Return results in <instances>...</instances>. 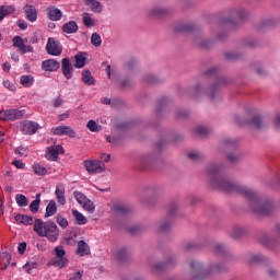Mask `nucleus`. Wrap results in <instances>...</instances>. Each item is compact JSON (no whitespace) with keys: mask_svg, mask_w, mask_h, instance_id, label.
Returning a JSON list of instances; mask_svg holds the SVG:
<instances>
[{"mask_svg":"<svg viewBox=\"0 0 280 280\" xmlns=\"http://www.w3.org/2000/svg\"><path fill=\"white\" fill-rule=\"evenodd\" d=\"M256 73H258V75H264L266 73V70L261 67L256 69Z\"/></svg>","mask_w":280,"mask_h":280,"instance_id":"680f3d73","label":"nucleus"},{"mask_svg":"<svg viewBox=\"0 0 280 280\" xmlns=\"http://www.w3.org/2000/svg\"><path fill=\"white\" fill-rule=\"evenodd\" d=\"M244 16H246V11L245 10L238 11V19H244Z\"/></svg>","mask_w":280,"mask_h":280,"instance_id":"69168bd1","label":"nucleus"},{"mask_svg":"<svg viewBox=\"0 0 280 280\" xmlns=\"http://www.w3.org/2000/svg\"><path fill=\"white\" fill-rule=\"evenodd\" d=\"M47 16L49 21H60L62 19V11L57 7H49L47 9Z\"/></svg>","mask_w":280,"mask_h":280,"instance_id":"a211bd4d","label":"nucleus"},{"mask_svg":"<svg viewBox=\"0 0 280 280\" xmlns=\"http://www.w3.org/2000/svg\"><path fill=\"white\" fill-rule=\"evenodd\" d=\"M43 71L54 72L60 69V62L56 59H47L42 62Z\"/></svg>","mask_w":280,"mask_h":280,"instance_id":"ddd939ff","label":"nucleus"},{"mask_svg":"<svg viewBox=\"0 0 280 280\" xmlns=\"http://www.w3.org/2000/svg\"><path fill=\"white\" fill-rule=\"evenodd\" d=\"M26 248H27V243H25V242L20 243L18 246V250H19L20 255H24Z\"/></svg>","mask_w":280,"mask_h":280,"instance_id":"c03bdc74","label":"nucleus"},{"mask_svg":"<svg viewBox=\"0 0 280 280\" xmlns=\"http://www.w3.org/2000/svg\"><path fill=\"white\" fill-rule=\"evenodd\" d=\"M261 261H266V257L261 254H253L249 256V264H261Z\"/></svg>","mask_w":280,"mask_h":280,"instance_id":"72a5a7b5","label":"nucleus"},{"mask_svg":"<svg viewBox=\"0 0 280 280\" xmlns=\"http://www.w3.org/2000/svg\"><path fill=\"white\" fill-rule=\"evenodd\" d=\"M106 141H108V143H112V145H117L118 140L115 137L106 136Z\"/></svg>","mask_w":280,"mask_h":280,"instance_id":"864d4df0","label":"nucleus"},{"mask_svg":"<svg viewBox=\"0 0 280 280\" xmlns=\"http://www.w3.org/2000/svg\"><path fill=\"white\" fill-rule=\"evenodd\" d=\"M86 65V52H79L74 56V67L75 69H83Z\"/></svg>","mask_w":280,"mask_h":280,"instance_id":"aec40b11","label":"nucleus"},{"mask_svg":"<svg viewBox=\"0 0 280 280\" xmlns=\"http://www.w3.org/2000/svg\"><path fill=\"white\" fill-rule=\"evenodd\" d=\"M57 220V224H59V226H61V229H67V226H69V221L67 220V218L58 214L56 217Z\"/></svg>","mask_w":280,"mask_h":280,"instance_id":"4c0bfd02","label":"nucleus"},{"mask_svg":"<svg viewBox=\"0 0 280 280\" xmlns=\"http://www.w3.org/2000/svg\"><path fill=\"white\" fill-rule=\"evenodd\" d=\"M208 174L212 177V187H218L223 191H238V194H242L247 198L249 207L255 213H258L259 215H268V213L272 211V203L264 202L261 198H259V195L253 189L244 185H235L222 176L220 166H210L208 168Z\"/></svg>","mask_w":280,"mask_h":280,"instance_id":"f257e3e1","label":"nucleus"},{"mask_svg":"<svg viewBox=\"0 0 280 280\" xmlns=\"http://www.w3.org/2000/svg\"><path fill=\"white\" fill-rule=\"evenodd\" d=\"M196 135H199V137H207L211 132V129L206 126H198L195 129Z\"/></svg>","mask_w":280,"mask_h":280,"instance_id":"2f4dec72","label":"nucleus"},{"mask_svg":"<svg viewBox=\"0 0 280 280\" xmlns=\"http://www.w3.org/2000/svg\"><path fill=\"white\" fill-rule=\"evenodd\" d=\"M83 165L90 174H102L103 172H106V164L100 160H85Z\"/></svg>","mask_w":280,"mask_h":280,"instance_id":"39448f33","label":"nucleus"},{"mask_svg":"<svg viewBox=\"0 0 280 280\" xmlns=\"http://www.w3.org/2000/svg\"><path fill=\"white\" fill-rule=\"evenodd\" d=\"M2 69L3 71H10V69H12V66L10 65V62H4L2 65Z\"/></svg>","mask_w":280,"mask_h":280,"instance_id":"13d9d810","label":"nucleus"},{"mask_svg":"<svg viewBox=\"0 0 280 280\" xmlns=\"http://www.w3.org/2000/svg\"><path fill=\"white\" fill-rule=\"evenodd\" d=\"M51 132L58 135L59 137L67 136L73 139L75 137V130L70 126H58L51 129Z\"/></svg>","mask_w":280,"mask_h":280,"instance_id":"9d476101","label":"nucleus"},{"mask_svg":"<svg viewBox=\"0 0 280 280\" xmlns=\"http://www.w3.org/2000/svg\"><path fill=\"white\" fill-rule=\"evenodd\" d=\"M10 261H12V256L7 252L0 253V270H5L10 266Z\"/></svg>","mask_w":280,"mask_h":280,"instance_id":"412c9836","label":"nucleus"},{"mask_svg":"<svg viewBox=\"0 0 280 280\" xmlns=\"http://www.w3.org/2000/svg\"><path fill=\"white\" fill-rule=\"evenodd\" d=\"M170 229H172V223L170 222L162 223L160 226V231L162 232L170 231Z\"/></svg>","mask_w":280,"mask_h":280,"instance_id":"a18cd8bd","label":"nucleus"},{"mask_svg":"<svg viewBox=\"0 0 280 280\" xmlns=\"http://www.w3.org/2000/svg\"><path fill=\"white\" fill-rule=\"evenodd\" d=\"M65 104V100H62L60 96L56 97L54 100V107L55 108H60Z\"/></svg>","mask_w":280,"mask_h":280,"instance_id":"79ce46f5","label":"nucleus"},{"mask_svg":"<svg viewBox=\"0 0 280 280\" xmlns=\"http://www.w3.org/2000/svg\"><path fill=\"white\" fill-rule=\"evenodd\" d=\"M11 58L14 62H19V56L15 52L11 55Z\"/></svg>","mask_w":280,"mask_h":280,"instance_id":"774afa93","label":"nucleus"},{"mask_svg":"<svg viewBox=\"0 0 280 280\" xmlns=\"http://www.w3.org/2000/svg\"><path fill=\"white\" fill-rule=\"evenodd\" d=\"M12 164L18 168V170H23L25 167V164L22 161L15 160L12 162Z\"/></svg>","mask_w":280,"mask_h":280,"instance_id":"09e8293b","label":"nucleus"},{"mask_svg":"<svg viewBox=\"0 0 280 280\" xmlns=\"http://www.w3.org/2000/svg\"><path fill=\"white\" fill-rule=\"evenodd\" d=\"M231 140H224L220 145L221 150H224L226 145H231Z\"/></svg>","mask_w":280,"mask_h":280,"instance_id":"4d7b16f0","label":"nucleus"},{"mask_svg":"<svg viewBox=\"0 0 280 280\" xmlns=\"http://www.w3.org/2000/svg\"><path fill=\"white\" fill-rule=\"evenodd\" d=\"M32 170L36 176H48V174H51V171H49V168L43 166V164L38 162L33 163Z\"/></svg>","mask_w":280,"mask_h":280,"instance_id":"f3484780","label":"nucleus"},{"mask_svg":"<svg viewBox=\"0 0 280 280\" xmlns=\"http://www.w3.org/2000/svg\"><path fill=\"white\" fill-rule=\"evenodd\" d=\"M14 11V5L0 7V21H3V19H5V16H9V14H13Z\"/></svg>","mask_w":280,"mask_h":280,"instance_id":"bb28decb","label":"nucleus"},{"mask_svg":"<svg viewBox=\"0 0 280 280\" xmlns=\"http://www.w3.org/2000/svg\"><path fill=\"white\" fill-rule=\"evenodd\" d=\"M3 84H4V86H7V89H10V91H14V85L11 84L10 82L4 81Z\"/></svg>","mask_w":280,"mask_h":280,"instance_id":"052dcab7","label":"nucleus"},{"mask_svg":"<svg viewBox=\"0 0 280 280\" xmlns=\"http://www.w3.org/2000/svg\"><path fill=\"white\" fill-rule=\"evenodd\" d=\"M18 26L20 27V30H27V22L24 20H19Z\"/></svg>","mask_w":280,"mask_h":280,"instance_id":"3c124183","label":"nucleus"},{"mask_svg":"<svg viewBox=\"0 0 280 280\" xmlns=\"http://www.w3.org/2000/svg\"><path fill=\"white\" fill-rule=\"evenodd\" d=\"M61 71L66 80H71L73 78V65L69 58H65L61 61Z\"/></svg>","mask_w":280,"mask_h":280,"instance_id":"9b49d317","label":"nucleus"},{"mask_svg":"<svg viewBox=\"0 0 280 280\" xmlns=\"http://www.w3.org/2000/svg\"><path fill=\"white\" fill-rule=\"evenodd\" d=\"M91 253V248L89 247V244L84 241L78 242V248H77V255L79 257H84L85 255H89Z\"/></svg>","mask_w":280,"mask_h":280,"instance_id":"6ab92c4d","label":"nucleus"},{"mask_svg":"<svg viewBox=\"0 0 280 280\" xmlns=\"http://www.w3.org/2000/svg\"><path fill=\"white\" fill-rule=\"evenodd\" d=\"M55 196L59 207H65L67 205V196L65 192V184H57L55 189Z\"/></svg>","mask_w":280,"mask_h":280,"instance_id":"f8f14e48","label":"nucleus"},{"mask_svg":"<svg viewBox=\"0 0 280 280\" xmlns=\"http://www.w3.org/2000/svg\"><path fill=\"white\" fill-rule=\"evenodd\" d=\"M83 3L96 14H102V11L104 10V7H102V2L97 0H83Z\"/></svg>","mask_w":280,"mask_h":280,"instance_id":"dca6fc26","label":"nucleus"},{"mask_svg":"<svg viewBox=\"0 0 280 280\" xmlns=\"http://www.w3.org/2000/svg\"><path fill=\"white\" fill-rule=\"evenodd\" d=\"M84 275V271H78L72 278L69 280H82V276Z\"/></svg>","mask_w":280,"mask_h":280,"instance_id":"603ef678","label":"nucleus"},{"mask_svg":"<svg viewBox=\"0 0 280 280\" xmlns=\"http://www.w3.org/2000/svg\"><path fill=\"white\" fill-rule=\"evenodd\" d=\"M57 211H58V206L56 205V201L50 200L46 207L45 218H51L56 215Z\"/></svg>","mask_w":280,"mask_h":280,"instance_id":"4be33fe9","label":"nucleus"},{"mask_svg":"<svg viewBox=\"0 0 280 280\" xmlns=\"http://www.w3.org/2000/svg\"><path fill=\"white\" fill-rule=\"evenodd\" d=\"M62 31L66 34H75V32H78V23H75V21H70L63 24Z\"/></svg>","mask_w":280,"mask_h":280,"instance_id":"a878e982","label":"nucleus"},{"mask_svg":"<svg viewBox=\"0 0 280 280\" xmlns=\"http://www.w3.org/2000/svg\"><path fill=\"white\" fill-rule=\"evenodd\" d=\"M91 43L94 47H100L102 45V36L97 33H93L91 36Z\"/></svg>","mask_w":280,"mask_h":280,"instance_id":"e433bc0d","label":"nucleus"},{"mask_svg":"<svg viewBox=\"0 0 280 280\" xmlns=\"http://www.w3.org/2000/svg\"><path fill=\"white\" fill-rule=\"evenodd\" d=\"M15 154H19L20 156H25V148L15 149Z\"/></svg>","mask_w":280,"mask_h":280,"instance_id":"5fc2aeb1","label":"nucleus"},{"mask_svg":"<svg viewBox=\"0 0 280 280\" xmlns=\"http://www.w3.org/2000/svg\"><path fill=\"white\" fill-rule=\"evenodd\" d=\"M252 124L255 128H261V118L260 117H256L252 120Z\"/></svg>","mask_w":280,"mask_h":280,"instance_id":"49530a36","label":"nucleus"},{"mask_svg":"<svg viewBox=\"0 0 280 280\" xmlns=\"http://www.w3.org/2000/svg\"><path fill=\"white\" fill-rule=\"evenodd\" d=\"M34 231L39 237H47L49 242H58L60 230L54 222H44L40 219L35 220Z\"/></svg>","mask_w":280,"mask_h":280,"instance_id":"f03ea898","label":"nucleus"},{"mask_svg":"<svg viewBox=\"0 0 280 280\" xmlns=\"http://www.w3.org/2000/svg\"><path fill=\"white\" fill-rule=\"evenodd\" d=\"M165 268V264L159 262L155 265V270H163Z\"/></svg>","mask_w":280,"mask_h":280,"instance_id":"e2e57ef3","label":"nucleus"},{"mask_svg":"<svg viewBox=\"0 0 280 280\" xmlns=\"http://www.w3.org/2000/svg\"><path fill=\"white\" fill-rule=\"evenodd\" d=\"M60 154H65V149L62 148V145H60V144L52 145L47 149L46 159L48 161H57V159H58V156H60Z\"/></svg>","mask_w":280,"mask_h":280,"instance_id":"1a4fd4ad","label":"nucleus"},{"mask_svg":"<svg viewBox=\"0 0 280 280\" xmlns=\"http://www.w3.org/2000/svg\"><path fill=\"white\" fill-rule=\"evenodd\" d=\"M15 201H16L18 207H27V205H30L27 197H25V195H21V194H18L15 196Z\"/></svg>","mask_w":280,"mask_h":280,"instance_id":"c756f323","label":"nucleus"},{"mask_svg":"<svg viewBox=\"0 0 280 280\" xmlns=\"http://www.w3.org/2000/svg\"><path fill=\"white\" fill-rule=\"evenodd\" d=\"M128 257H130V250H128L127 248H120L117 253V258L119 259V261H125V259H128Z\"/></svg>","mask_w":280,"mask_h":280,"instance_id":"473e14b6","label":"nucleus"},{"mask_svg":"<svg viewBox=\"0 0 280 280\" xmlns=\"http://www.w3.org/2000/svg\"><path fill=\"white\" fill-rule=\"evenodd\" d=\"M82 82L85 83L88 86H94L95 78H93V74H91L89 70H84L82 72Z\"/></svg>","mask_w":280,"mask_h":280,"instance_id":"393cba45","label":"nucleus"},{"mask_svg":"<svg viewBox=\"0 0 280 280\" xmlns=\"http://www.w3.org/2000/svg\"><path fill=\"white\" fill-rule=\"evenodd\" d=\"M46 51L49 56H60L62 54V44L56 38L49 37L46 44Z\"/></svg>","mask_w":280,"mask_h":280,"instance_id":"0eeeda50","label":"nucleus"},{"mask_svg":"<svg viewBox=\"0 0 280 280\" xmlns=\"http://www.w3.org/2000/svg\"><path fill=\"white\" fill-rule=\"evenodd\" d=\"M265 246H267L268 248H275V241L272 240L266 241Z\"/></svg>","mask_w":280,"mask_h":280,"instance_id":"6e6d98bb","label":"nucleus"},{"mask_svg":"<svg viewBox=\"0 0 280 280\" xmlns=\"http://www.w3.org/2000/svg\"><path fill=\"white\" fill-rule=\"evenodd\" d=\"M38 267V262H36V260H30L27 261L23 268H27V272H32V270H34V268Z\"/></svg>","mask_w":280,"mask_h":280,"instance_id":"58836bf2","label":"nucleus"},{"mask_svg":"<svg viewBox=\"0 0 280 280\" xmlns=\"http://www.w3.org/2000/svg\"><path fill=\"white\" fill-rule=\"evenodd\" d=\"M167 12L166 9L162 7H155L149 11L150 16H161Z\"/></svg>","mask_w":280,"mask_h":280,"instance_id":"7c9ffc66","label":"nucleus"},{"mask_svg":"<svg viewBox=\"0 0 280 280\" xmlns=\"http://www.w3.org/2000/svg\"><path fill=\"white\" fill-rule=\"evenodd\" d=\"M24 13L31 23H36V20L38 19V13L36 12V8L32 4H26L24 7Z\"/></svg>","mask_w":280,"mask_h":280,"instance_id":"4468645a","label":"nucleus"},{"mask_svg":"<svg viewBox=\"0 0 280 280\" xmlns=\"http://www.w3.org/2000/svg\"><path fill=\"white\" fill-rule=\"evenodd\" d=\"M72 215H73L77 224H79L80 226H84V224H86V222H89L86 217H84V214H82V212H80L75 209H72Z\"/></svg>","mask_w":280,"mask_h":280,"instance_id":"5701e85b","label":"nucleus"},{"mask_svg":"<svg viewBox=\"0 0 280 280\" xmlns=\"http://www.w3.org/2000/svg\"><path fill=\"white\" fill-rule=\"evenodd\" d=\"M21 130L24 135H34L38 130V124L34 121H25L22 124Z\"/></svg>","mask_w":280,"mask_h":280,"instance_id":"2eb2a0df","label":"nucleus"},{"mask_svg":"<svg viewBox=\"0 0 280 280\" xmlns=\"http://www.w3.org/2000/svg\"><path fill=\"white\" fill-rule=\"evenodd\" d=\"M86 127L90 129V132H100L102 126L97 125L95 120H89Z\"/></svg>","mask_w":280,"mask_h":280,"instance_id":"f704fd0d","label":"nucleus"},{"mask_svg":"<svg viewBox=\"0 0 280 280\" xmlns=\"http://www.w3.org/2000/svg\"><path fill=\"white\" fill-rule=\"evenodd\" d=\"M20 82L22 86L30 89L31 86H34V77H32L31 74H24L21 77Z\"/></svg>","mask_w":280,"mask_h":280,"instance_id":"cd10ccee","label":"nucleus"},{"mask_svg":"<svg viewBox=\"0 0 280 280\" xmlns=\"http://www.w3.org/2000/svg\"><path fill=\"white\" fill-rule=\"evenodd\" d=\"M13 47L19 49L20 54H32L34 51L32 46L25 45V40L21 36L13 37Z\"/></svg>","mask_w":280,"mask_h":280,"instance_id":"6e6552de","label":"nucleus"},{"mask_svg":"<svg viewBox=\"0 0 280 280\" xmlns=\"http://www.w3.org/2000/svg\"><path fill=\"white\" fill-rule=\"evenodd\" d=\"M190 267L192 270H200V268H202V264H200V261H192L190 262Z\"/></svg>","mask_w":280,"mask_h":280,"instance_id":"8fccbe9b","label":"nucleus"},{"mask_svg":"<svg viewBox=\"0 0 280 280\" xmlns=\"http://www.w3.org/2000/svg\"><path fill=\"white\" fill-rule=\"evenodd\" d=\"M15 220L20 222V224H25V226H32V224H34V218L31 215L18 214Z\"/></svg>","mask_w":280,"mask_h":280,"instance_id":"b1692460","label":"nucleus"},{"mask_svg":"<svg viewBox=\"0 0 280 280\" xmlns=\"http://www.w3.org/2000/svg\"><path fill=\"white\" fill-rule=\"evenodd\" d=\"M67 252L65 250V247L62 245H58L55 247V256L51 259L52 266L55 268H67L69 266V258H67Z\"/></svg>","mask_w":280,"mask_h":280,"instance_id":"7ed1b4c3","label":"nucleus"},{"mask_svg":"<svg viewBox=\"0 0 280 280\" xmlns=\"http://www.w3.org/2000/svg\"><path fill=\"white\" fill-rule=\"evenodd\" d=\"M188 156L191 159V161H200V159H202L201 153L198 151L190 152Z\"/></svg>","mask_w":280,"mask_h":280,"instance_id":"ea45409f","label":"nucleus"},{"mask_svg":"<svg viewBox=\"0 0 280 280\" xmlns=\"http://www.w3.org/2000/svg\"><path fill=\"white\" fill-rule=\"evenodd\" d=\"M73 197L84 211H88V213H95V203H93L91 199H88L86 195L82 194V191L75 190L73 192Z\"/></svg>","mask_w":280,"mask_h":280,"instance_id":"20e7f679","label":"nucleus"},{"mask_svg":"<svg viewBox=\"0 0 280 280\" xmlns=\"http://www.w3.org/2000/svg\"><path fill=\"white\" fill-rule=\"evenodd\" d=\"M211 272H222V269H220V266L215 265L211 268Z\"/></svg>","mask_w":280,"mask_h":280,"instance_id":"0e129e2a","label":"nucleus"},{"mask_svg":"<svg viewBox=\"0 0 280 280\" xmlns=\"http://www.w3.org/2000/svg\"><path fill=\"white\" fill-rule=\"evenodd\" d=\"M121 86H132V81L127 79V80L121 82Z\"/></svg>","mask_w":280,"mask_h":280,"instance_id":"bf43d9fd","label":"nucleus"},{"mask_svg":"<svg viewBox=\"0 0 280 280\" xmlns=\"http://www.w3.org/2000/svg\"><path fill=\"white\" fill-rule=\"evenodd\" d=\"M110 161V154L102 153L101 163H108Z\"/></svg>","mask_w":280,"mask_h":280,"instance_id":"de8ad7c7","label":"nucleus"},{"mask_svg":"<svg viewBox=\"0 0 280 280\" xmlns=\"http://www.w3.org/2000/svg\"><path fill=\"white\" fill-rule=\"evenodd\" d=\"M40 208V194L36 195V199L33 200L30 205V211L32 213H38V209Z\"/></svg>","mask_w":280,"mask_h":280,"instance_id":"c85d7f7f","label":"nucleus"},{"mask_svg":"<svg viewBox=\"0 0 280 280\" xmlns=\"http://www.w3.org/2000/svg\"><path fill=\"white\" fill-rule=\"evenodd\" d=\"M82 21L85 27H93V25H95V20H93L89 13L83 15Z\"/></svg>","mask_w":280,"mask_h":280,"instance_id":"c9c22d12","label":"nucleus"},{"mask_svg":"<svg viewBox=\"0 0 280 280\" xmlns=\"http://www.w3.org/2000/svg\"><path fill=\"white\" fill-rule=\"evenodd\" d=\"M23 115H25V112L21 109H4L0 112V119L2 121H14L21 119Z\"/></svg>","mask_w":280,"mask_h":280,"instance_id":"423d86ee","label":"nucleus"},{"mask_svg":"<svg viewBox=\"0 0 280 280\" xmlns=\"http://www.w3.org/2000/svg\"><path fill=\"white\" fill-rule=\"evenodd\" d=\"M226 159L228 161H230V163H235L236 161H240V155L234 153H228Z\"/></svg>","mask_w":280,"mask_h":280,"instance_id":"a19ab883","label":"nucleus"},{"mask_svg":"<svg viewBox=\"0 0 280 280\" xmlns=\"http://www.w3.org/2000/svg\"><path fill=\"white\" fill-rule=\"evenodd\" d=\"M71 117V110H67L63 114L58 115L59 121H65V119H69Z\"/></svg>","mask_w":280,"mask_h":280,"instance_id":"37998d69","label":"nucleus"},{"mask_svg":"<svg viewBox=\"0 0 280 280\" xmlns=\"http://www.w3.org/2000/svg\"><path fill=\"white\" fill-rule=\"evenodd\" d=\"M101 102H102V104H110V98H108V97H103V98L101 100Z\"/></svg>","mask_w":280,"mask_h":280,"instance_id":"338daca9","label":"nucleus"}]
</instances>
